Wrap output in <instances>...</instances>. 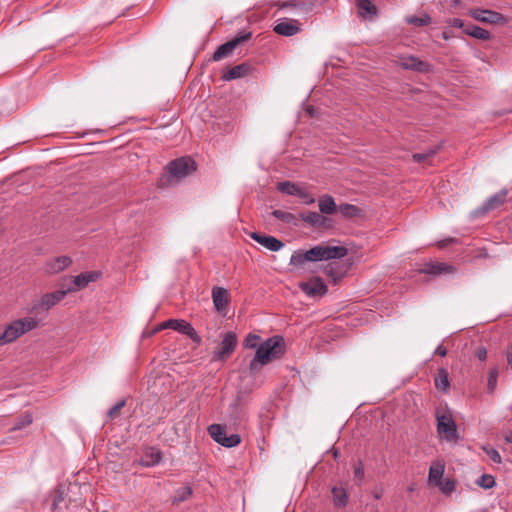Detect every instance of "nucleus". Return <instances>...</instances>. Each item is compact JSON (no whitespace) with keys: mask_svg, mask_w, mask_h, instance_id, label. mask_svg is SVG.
<instances>
[{"mask_svg":"<svg viewBox=\"0 0 512 512\" xmlns=\"http://www.w3.org/2000/svg\"><path fill=\"white\" fill-rule=\"evenodd\" d=\"M300 23L298 20L284 18L280 19L274 26L273 31L281 36H294L300 32Z\"/></svg>","mask_w":512,"mask_h":512,"instance_id":"ddd939ff","label":"nucleus"},{"mask_svg":"<svg viewBox=\"0 0 512 512\" xmlns=\"http://www.w3.org/2000/svg\"><path fill=\"white\" fill-rule=\"evenodd\" d=\"M211 438L218 444L227 436L226 429L220 424H212L208 427Z\"/></svg>","mask_w":512,"mask_h":512,"instance_id":"2f4dec72","label":"nucleus"},{"mask_svg":"<svg viewBox=\"0 0 512 512\" xmlns=\"http://www.w3.org/2000/svg\"><path fill=\"white\" fill-rule=\"evenodd\" d=\"M456 242H457V239H455V238H447V239L441 240L438 243V246L440 248H444V247L448 246L449 244H453V243H456Z\"/></svg>","mask_w":512,"mask_h":512,"instance_id":"09e8293b","label":"nucleus"},{"mask_svg":"<svg viewBox=\"0 0 512 512\" xmlns=\"http://www.w3.org/2000/svg\"><path fill=\"white\" fill-rule=\"evenodd\" d=\"M464 32H465V34H467L473 38L484 40V41L489 40L491 38V34L489 31H487L477 25H473V24L466 26L464 28Z\"/></svg>","mask_w":512,"mask_h":512,"instance_id":"c756f323","label":"nucleus"},{"mask_svg":"<svg viewBox=\"0 0 512 512\" xmlns=\"http://www.w3.org/2000/svg\"><path fill=\"white\" fill-rule=\"evenodd\" d=\"M71 263L72 259L69 256H58L46 262L44 271L51 275L57 274L70 266Z\"/></svg>","mask_w":512,"mask_h":512,"instance_id":"a211bd4d","label":"nucleus"},{"mask_svg":"<svg viewBox=\"0 0 512 512\" xmlns=\"http://www.w3.org/2000/svg\"><path fill=\"white\" fill-rule=\"evenodd\" d=\"M240 442H241L240 435L234 433V434H231V435H227L225 438H223V440L221 441L220 445L224 446V447H227V448H232V447H235L238 444H240Z\"/></svg>","mask_w":512,"mask_h":512,"instance_id":"4c0bfd02","label":"nucleus"},{"mask_svg":"<svg viewBox=\"0 0 512 512\" xmlns=\"http://www.w3.org/2000/svg\"><path fill=\"white\" fill-rule=\"evenodd\" d=\"M212 300L217 312H223L227 309L230 302V294L223 287H214L212 289Z\"/></svg>","mask_w":512,"mask_h":512,"instance_id":"f3484780","label":"nucleus"},{"mask_svg":"<svg viewBox=\"0 0 512 512\" xmlns=\"http://www.w3.org/2000/svg\"><path fill=\"white\" fill-rule=\"evenodd\" d=\"M285 352V342L281 336H273L261 343L250 361L249 369L256 372L264 365H267L274 359L280 358Z\"/></svg>","mask_w":512,"mask_h":512,"instance_id":"f03ea898","label":"nucleus"},{"mask_svg":"<svg viewBox=\"0 0 512 512\" xmlns=\"http://www.w3.org/2000/svg\"><path fill=\"white\" fill-rule=\"evenodd\" d=\"M348 266L340 262H330L325 266V273L330 277L334 284L338 283L347 273Z\"/></svg>","mask_w":512,"mask_h":512,"instance_id":"6ab92c4d","label":"nucleus"},{"mask_svg":"<svg viewBox=\"0 0 512 512\" xmlns=\"http://www.w3.org/2000/svg\"><path fill=\"white\" fill-rule=\"evenodd\" d=\"M437 432L441 438L447 441L456 440L457 426L450 411H436Z\"/></svg>","mask_w":512,"mask_h":512,"instance_id":"39448f33","label":"nucleus"},{"mask_svg":"<svg viewBox=\"0 0 512 512\" xmlns=\"http://www.w3.org/2000/svg\"><path fill=\"white\" fill-rule=\"evenodd\" d=\"M507 195V190H501L497 192L484 202L482 210L486 212L499 208L501 205L505 203Z\"/></svg>","mask_w":512,"mask_h":512,"instance_id":"4be33fe9","label":"nucleus"},{"mask_svg":"<svg viewBox=\"0 0 512 512\" xmlns=\"http://www.w3.org/2000/svg\"><path fill=\"white\" fill-rule=\"evenodd\" d=\"M162 454L156 448H149L140 459V464L144 467H153L160 463Z\"/></svg>","mask_w":512,"mask_h":512,"instance_id":"5701e85b","label":"nucleus"},{"mask_svg":"<svg viewBox=\"0 0 512 512\" xmlns=\"http://www.w3.org/2000/svg\"><path fill=\"white\" fill-rule=\"evenodd\" d=\"M451 26L455 27V28H465L466 26L464 25V22L463 20L459 19V18H454L451 20L450 22Z\"/></svg>","mask_w":512,"mask_h":512,"instance_id":"8fccbe9b","label":"nucleus"},{"mask_svg":"<svg viewBox=\"0 0 512 512\" xmlns=\"http://www.w3.org/2000/svg\"><path fill=\"white\" fill-rule=\"evenodd\" d=\"M354 476L356 479H358L360 482L363 480L364 478V466L362 464L361 461H359L355 466H354Z\"/></svg>","mask_w":512,"mask_h":512,"instance_id":"49530a36","label":"nucleus"},{"mask_svg":"<svg viewBox=\"0 0 512 512\" xmlns=\"http://www.w3.org/2000/svg\"><path fill=\"white\" fill-rule=\"evenodd\" d=\"M339 212L346 218H352L358 215L359 208L355 205L344 203L337 208Z\"/></svg>","mask_w":512,"mask_h":512,"instance_id":"c9c22d12","label":"nucleus"},{"mask_svg":"<svg viewBox=\"0 0 512 512\" xmlns=\"http://www.w3.org/2000/svg\"><path fill=\"white\" fill-rule=\"evenodd\" d=\"M475 356L480 361H485L487 359V349L484 346H479L475 351Z\"/></svg>","mask_w":512,"mask_h":512,"instance_id":"de8ad7c7","label":"nucleus"},{"mask_svg":"<svg viewBox=\"0 0 512 512\" xmlns=\"http://www.w3.org/2000/svg\"><path fill=\"white\" fill-rule=\"evenodd\" d=\"M67 291L57 290L51 293L44 294L38 303L33 304L32 311L38 312L39 310L48 311L58 304L66 296Z\"/></svg>","mask_w":512,"mask_h":512,"instance_id":"9d476101","label":"nucleus"},{"mask_svg":"<svg viewBox=\"0 0 512 512\" xmlns=\"http://www.w3.org/2000/svg\"><path fill=\"white\" fill-rule=\"evenodd\" d=\"M396 63L399 67L405 70L421 73L429 72L431 70V65L428 62L422 61L413 55L399 56Z\"/></svg>","mask_w":512,"mask_h":512,"instance_id":"1a4fd4ad","label":"nucleus"},{"mask_svg":"<svg viewBox=\"0 0 512 512\" xmlns=\"http://www.w3.org/2000/svg\"><path fill=\"white\" fill-rule=\"evenodd\" d=\"M375 498L379 499L380 498V494H375Z\"/></svg>","mask_w":512,"mask_h":512,"instance_id":"6e6d98bb","label":"nucleus"},{"mask_svg":"<svg viewBox=\"0 0 512 512\" xmlns=\"http://www.w3.org/2000/svg\"><path fill=\"white\" fill-rule=\"evenodd\" d=\"M444 473V463L441 461H435L431 464L428 473V480L431 484L436 485L440 480H442V476Z\"/></svg>","mask_w":512,"mask_h":512,"instance_id":"bb28decb","label":"nucleus"},{"mask_svg":"<svg viewBox=\"0 0 512 512\" xmlns=\"http://www.w3.org/2000/svg\"><path fill=\"white\" fill-rule=\"evenodd\" d=\"M470 15L477 21L489 24H504L506 22L505 17L496 11L486 9H473L470 11Z\"/></svg>","mask_w":512,"mask_h":512,"instance_id":"f8f14e48","label":"nucleus"},{"mask_svg":"<svg viewBox=\"0 0 512 512\" xmlns=\"http://www.w3.org/2000/svg\"><path fill=\"white\" fill-rule=\"evenodd\" d=\"M435 153V150H429L428 152L425 153H415L413 154L412 158L415 162L421 163L434 156Z\"/></svg>","mask_w":512,"mask_h":512,"instance_id":"c03bdc74","label":"nucleus"},{"mask_svg":"<svg viewBox=\"0 0 512 512\" xmlns=\"http://www.w3.org/2000/svg\"><path fill=\"white\" fill-rule=\"evenodd\" d=\"M196 170V163L190 157H180L167 164V172L173 180H181Z\"/></svg>","mask_w":512,"mask_h":512,"instance_id":"423d86ee","label":"nucleus"},{"mask_svg":"<svg viewBox=\"0 0 512 512\" xmlns=\"http://www.w3.org/2000/svg\"><path fill=\"white\" fill-rule=\"evenodd\" d=\"M259 341H260V336L250 333L245 337L244 345L246 348H251V349L258 348V346L260 345Z\"/></svg>","mask_w":512,"mask_h":512,"instance_id":"79ce46f5","label":"nucleus"},{"mask_svg":"<svg viewBox=\"0 0 512 512\" xmlns=\"http://www.w3.org/2000/svg\"><path fill=\"white\" fill-rule=\"evenodd\" d=\"M506 356H507L508 366L512 370V344L508 347L507 352H506Z\"/></svg>","mask_w":512,"mask_h":512,"instance_id":"3c124183","label":"nucleus"},{"mask_svg":"<svg viewBox=\"0 0 512 512\" xmlns=\"http://www.w3.org/2000/svg\"><path fill=\"white\" fill-rule=\"evenodd\" d=\"M476 484L484 489H490L495 486V478L490 474H483L477 480Z\"/></svg>","mask_w":512,"mask_h":512,"instance_id":"e433bc0d","label":"nucleus"},{"mask_svg":"<svg viewBox=\"0 0 512 512\" xmlns=\"http://www.w3.org/2000/svg\"><path fill=\"white\" fill-rule=\"evenodd\" d=\"M272 215H273V217L282 221L283 223L294 225V226H296L298 224L297 216L291 212L276 209V210L272 211Z\"/></svg>","mask_w":512,"mask_h":512,"instance_id":"7c9ffc66","label":"nucleus"},{"mask_svg":"<svg viewBox=\"0 0 512 512\" xmlns=\"http://www.w3.org/2000/svg\"><path fill=\"white\" fill-rule=\"evenodd\" d=\"M332 502L336 508H344L348 504L349 495L345 488L334 486L331 489Z\"/></svg>","mask_w":512,"mask_h":512,"instance_id":"b1692460","label":"nucleus"},{"mask_svg":"<svg viewBox=\"0 0 512 512\" xmlns=\"http://www.w3.org/2000/svg\"><path fill=\"white\" fill-rule=\"evenodd\" d=\"M498 376H499V368L498 366H494L489 369L488 371V378H487V391L488 393L492 394L496 390L497 382H498Z\"/></svg>","mask_w":512,"mask_h":512,"instance_id":"473e14b6","label":"nucleus"},{"mask_svg":"<svg viewBox=\"0 0 512 512\" xmlns=\"http://www.w3.org/2000/svg\"><path fill=\"white\" fill-rule=\"evenodd\" d=\"M435 386L438 390L447 393L450 388L448 372L445 368H439L434 379Z\"/></svg>","mask_w":512,"mask_h":512,"instance_id":"c85d7f7f","label":"nucleus"},{"mask_svg":"<svg viewBox=\"0 0 512 512\" xmlns=\"http://www.w3.org/2000/svg\"><path fill=\"white\" fill-rule=\"evenodd\" d=\"M483 451L487 454V456L494 462V463H501L502 462V458H501V455L499 454V452L493 448V447H489V446H484L483 447Z\"/></svg>","mask_w":512,"mask_h":512,"instance_id":"a19ab883","label":"nucleus"},{"mask_svg":"<svg viewBox=\"0 0 512 512\" xmlns=\"http://www.w3.org/2000/svg\"><path fill=\"white\" fill-rule=\"evenodd\" d=\"M337 456H338V452H337V451H335V452H334V457H337Z\"/></svg>","mask_w":512,"mask_h":512,"instance_id":"4d7b16f0","label":"nucleus"},{"mask_svg":"<svg viewBox=\"0 0 512 512\" xmlns=\"http://www.w3.org/2000/svg\"><path fill=\"white\" fill-rule=\"evenodd\" d=\"M435 353L441 357H444L447 355V349L444 346L440 345L436 348Z\"/></svg>","mask_w":512,"mask_h":512,"instance_id":"603ef678","label":"nucleus"},{"mask_svg":"<svg viewBox=\"0 0 512 512\" xmlns=\"http://www.w3.org/2000/svg\"><path fill=\"white\" fill-rule=\"evenodd\" d=\"M504 439L507 443L512 444V431L506 433Z\"/></svg>","mask_w":512,"mask_h":512,"instance_id":"864d4df0","label":"nucleus"},{"mask_svg":"<svg viewBox=\"0 0 512 512\" xmlns=\"http://www.w3.org/2000/svg\"><path fill=\"white\" fill-rule=\"evenodd\" d=\"M348 253L344 246L317 245L307 251H295L290 258V265L302 267L306 262L342 259Z\"/></svg>","mask_w":512,"mask_h":512,"instance_id":"f257e3e1","label":"nucleus"},{"mask_svg":"<svg viewBox=\"0 0 512 512\" xmlns=\"http://www.w3.org/2000/svg\"><path fill=\"white\" fill-rule=\"evenodd\" d=\"M33 421L32 415L30 413H26L23 417L17 421L12 427V431L20 430L30 425Z\"/></svg>","mask_w":512,"mask_h":512,"instance_id":"ea45409f","label":"nucleus"},{"mask_svg":"<svg viewBox=\"0 0 512 512\" xmlns=\"http://www.w3.org/2000/svg\"><path fill=\"white\" fill-rule=\"evenodd\" d=\"M443 38H444V39H448V36H447V34H446V33H443Z\"/></svg>","mask_w":512,"mask_h":512,"instance_id":"5fc2aeb1","label":"nucleus"},{"mask_svg":"<svg viewBox=\"0 0 512 512\" xmlns=\"http://www.w3.org/2000/svg\"><path fill=\"white\" fill-rule=\"evenodd\" d=\"M436 486H438L441 490V492L443 494H446V495H449L451 494L454 490H455V482L453 480H450V479H445V480H440V482H438L436 484Z\"/></svg>","mask_w":512,"mask_h":512,"instance_id":"58836bf2","label":"nucleus"},{"mask_svg":"<svg viewBox=\"0 0 512 512\" xmlns=\"http://www.w3.org/2000/svg\"><path fill=\"white\" fill-rule=\"evenodd\" d=\"M277 189L284 194L299 197L304 204L310 205L315 202V198L305 188L290 181L280 182Z\"/></svg>","mask_w":512,"mask_h":512,"instance_id":"6e6552de","label":"nucleus"},{"mask_svg":"<svg viewBox=\"0 0 512 512\" xmlns=\"http://www.w3.org/2000/svg\"><path fill=\"white\" fill-rule=\"evenodd\" d=\"M193 490L190 486L181 487L175 492V496L172 499V504L177 505L181 502L186 501L191 497Z\"/></svg>","mask_w":512,"mask_h":512,"instance_id":"72a5a7b5","label":"nucleus"},{"mask_svg":"<svg viewBox=\"0 0 512 512\" xmlns=\"http://www.w3.org/2000/svg\"><path fill=\"white\" fill-rule=\"evenodd\" d=\"M250 72V66L246 63L236 65L223 73L221 79L224 81H231L245 77Z\"/></svg>","mask_w":512,"mask_h":512,"instance_id":"412c9836","label":"nucleus"},{"mask_svg":"<svg viewBox=\"0 0 512 512\" xmlns=\"http://www.w3.org/2000/svg\"><path fill=\"white\" fill-rule=\"evenodd\" d=\"M126 401L124 399L118 401L108 410V417L114 419L119 416L121 409L125 406Z\"/></svg>","mask_w":512,"mask_h":512,"instance_id":"37998d69","label":"nucleus"},{"mask_svg":"<svg viewBox=\"0 0 512 512\" xmlns=\"http://www.w3.org/2000/svg\"><path fill=\"white\" fill-rule=\"evenodd\" d=\"M40 322L35 317H24L12 321L0 332V346L13 343L22 335L39 327Z\"/></svg>","mask_w":512,"mask_h":512,"instance_id":"7ed1b4c3","label":"nucleus"},{"mask_svg":"<svg viewBox=\"0 0 512 512\" xmlns=\"http://www.w3.org/2000/svg\"><path fill=\"white\" fill-rule=\"evenodd\" d=\"M250 237L258 244L262 245L263 247L270 251L276 252L284 247V243L274 236H268L257 232H253L250 234Z\"/></svg>","mask_w":512,"mask_h":512,"instance_id":"dca6fc26","label":"nucleus"},{"mask_svg":"<svg viewBox=\"0 0 512 512\" xmlns=\"http://www.w3.org/2000/svg\"><path fill=\"white\" fill-rule=\"evenodd\" d=\"M299 218L305 223L315 227H323L327 221L326 217L320 215L317 212L301 213Z\"/></svg>","mask_w":512,"mask_h":512,"instance_id":"a878e982","label":"nucleus"},{"mask_svg":"<svg viewBox=\"0 0 512 512\" xmlns=\"http://www.w3.org/2000/svg\"><path fill=\"white\" fill-rule=\"evenodd\" d=\"M358 8V13L363 18H370L377 13L376 7L371 0H355Z\"/></svg>","mask_w":512,"mask_h":512,"instance_id":"cd10ccee","label":"nucleus"},{"mask_svg":"<svg viewBox=\"0 0 512 512\" xmlns=\"http://www.w3.org/2000/svg\"><path fill=\"white\" fill-rule=\"evenodd\" d=\"M100 277V273L96 271L84 272L72 277V285L66 290L67 292H75L85 288L89 283L95 282Z\"/></svg>","mask_w":512,"mask_h":512,"instance_id":"4468645a","label":"nucleus"},{"mask_svg":"<svg viewBox=\"0 0 512 512\" xmlns=\"http://www.w3.org/2000/svg\"><path fill=\"white\" fill-rule=\"evenodd\" d=\"M164 329H173L183 335L189 337L193 342L200 343L201 336L192 327V325L183 319H169L166 320L153 328L151 335L158 333Z\"/></svg>","mask_w":512,"mask_h":512,"instance_id":"20e7f679","label":"nucleus"},{"mask_svg":"<svg viewBox=\"0 0 512 512\" xmlns=\"http://www.w3.org/2000/svg\"><path fill=\"white\" fill-rule=\"evenodd\" d=\"M237 342V336L234 332H226L220 343L219 349L215 352L214 358L216 360L227 359L234 352Z\"/></svg>","mask_w":512,"mask_h":512,"instance_id":"9b49d317","label":"nucleus"},{"mask_svg":"<svg viewBox=\"0 0 512 512\" xmlns=\"http://www.w3.org/2000/svg\"><path fill=\"white\" fill-rule=\"evenodd\" d=\"M300 289L308 296H323L328 292V288L323 280L319 277H316L308 282L301 283L299 285Z\"/></svg>","mask_w":512,"mask_h":512,"instance_id":"2eb2a0df","label":"nucleus"},{"mask_svg":"<svg viewBox=\"0 0 512 512\" xmlns=\"http://www.w3.org/2000/svg\"><path fill=\"white\" fill-rule=\"evenodd\" d=\"M251 37H252V33L250 31L240 32L237 36H235L231 40L220 45L214 52V54L212 56V60L217 62V61H220V60L228 57L237 46L243 44L244 42H247L248 40H250Z\"/></svg>","mask_w":512,"mask_h":512,"instance_id":"0eeeda50","label":"nucleus"},{"mask_svg":"<svg viewBox=\"0 0 512 512\" xmlns=\"http://www.w3.org/2000/svg\"><path fill=\"white\" fill-rule=\"evenodd\" d=\"M283 8H294V9H301L303 11H307L308 10V7H306V5L304 3H301L300 1L298 0H290V1H287L285 2L283 5H282Z\"/></svg>","mask_w":512,"mask_h":512,"instance_id":"a18cd8bd","label":"nucleus"},{"mask_svg":"<svg viewBox=\"0 0 512 512\" xmlns=\"http://www.w3.org/2000/svg\"><path fill=\"white\" fill-rule=\"evenodd\" d=\"M319 210L323 214H333L337 211V205L331 195H322L318 200Z\"/></svg>","mask_w":512,"mask_h":512,"instance_id":"393cba45","label":"nucleus"},{"mask_svg":"<svg viewBox=\"0 0 512 512\" xmlns=\"http://www.w3.org/2000/svg\"><path fill=\"white\" fill-rule=\"evenodd\" d=\"M419 273L429 274V275H441L446 273H452L454 271L453 266L448 265L446 263H426L422 268H420Z\"/></svg>","mask_w":512,"mask_h":512,"instance_id":"aec40b11","label":"nucleus"},{"mask_svg":"<svg viewBox=\"0 0 512 512\" xmlns=\"http://www.w3.org/2000/svg\"><path fill=\"white\" fill-rule=\"evenodd\" d=\"M406 22L417 27H422L431 23V17L427 13H424L421 16H409L406 18Z\"/></svg>","mask_w":512,"mask_h":512,"instance_id":"f704fd0d","label":"nucleus"}]
</instances>
